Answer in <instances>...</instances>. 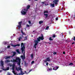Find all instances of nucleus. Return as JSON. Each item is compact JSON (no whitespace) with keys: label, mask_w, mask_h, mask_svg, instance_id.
Instances as JSON below:
<instances>
[{"label":"nucleus","mask_w":75,"mask_h":75,"mask_svg":"<svg viewBox=\"0 0 75 75\" xmlns=\"http://www.w3.org/2000/svg\"><path fill=\"white\" fill-rule=\"evenodd\" d=\"M41 36H39L38 38H37V40H34V42L35 43L34 47H35V49L36 48V46L38 45V43H39L40 41H41V40L42 41L44 39V35L43 34H41Z\"/></svg>","instance_id":"nucleus-1"},{"label":"nucleus","mask_w":75,"mask_h":75,"mask_svg":"<svg viewBox=\"0 0 75 75\" xmlns=\"http://www.w3.org/2000/svg\"><path fill=\"white\" fill-rule=\"evenodd\" d=\"M21 50L22 51V53L23 54V52H24V50H25V45L24 44V43L22 42L21 43Z\"/></svg>","instance_id":"nucleus-2"},{"label":"nucleus","mask_w":75,"mask_h":75,"mask_svg":"<svg viewBox=\"0 0 75 75\" xmlns=\"http://www.w3.org/2000/svg\"><path fill=\"white\" fill-rule=\"evenodd\" d=\"M18 29H20L21 28V24H22V21H21L19 22L18 23Z\"/></svg>","instance_id":"nucleus-3"},{"label":"nucleus","mask_w":75,"mask_h":75,"mask_svg":"<svg viewBox=\"0 0 75 75\" xmlns=\"http://www.w3.org/2000/svg\"><path fill=\"white\" fill-rule=\"evenodd\" d=\"M24 53L23 54V55H21V57L22 58V59H25V50H24Z\"/></svg>","instance_id":"nucleus-4"},{"label":"nucleus","mask_w":75,"mask_h":75,"mask_svg":"<svg viewBox=\"0 0 75 75\" xmlns=\"http://www.w3.org/2000/svg\"><path fill=\"white\" fill-rule=\"evenodd\" d=\"M21 13L22 15H25V14H26L27 12L24 11V10L22 9L21 12Z\"/></svg>","instance_id":"nucleus-5"},{"label":"nucleus","mask_w":75,"mask_h":75,"mask_svg":"<svg viewBox=\"0 0 75 75\" xmlns=\"http://www.w3.org/2000/svg\"><path fill=\"white\" fill-rule=\"evenodd\" d=\"M58 0H54L53 3L55 4V5H58Z\"/></svg>","instance_id":"nucleus-6"},{"label":"nucleus","mask_w":75,"mask_h":75,"mask_svg":"<svg viewBox=\"0 0 75 75\" xmlns=\"http://www.w3.org/2000/svg\"><path fill=\"white\" fill-rule=\"evenodd\" d=\"M19 59L20 57H18L16 58V59H13V62H18V61H18V59Z\"/></svg>","instance_id":"nucleus-7"},{"label":"nucleus","mask_w":75,"mask_h":75,"mask_svg":"<svg viewBox=\"0 0 75 75\" xmlns=\"http://www.w3.org/2000/svg\"><path fill=\"white\" fill-rule=\"evenodd\" d=\"M0 66H3L4 65V61L1 60L0 62Z\"/></svg>","instance_id":"nucleus-8"},{"label":"nucleus","mask_w":75,"mask_h":75,"mask_svg":"<svg viewBox=\"0 0 75 75\" xmlns=\"http://www.w3.org/2000/svg\"><path fill=\"white\" fill-rule=\"evenodd\" d=\"M17 59L19 62H18V65H20L21 64V59L19 58V59Z\"/></svg>","instance_id":"nucleus-9"},{"label":"nucleus","mask_w":75,"mask_h":75,"mask_svg":"<svg viewBox=\"0 0 75 75\" xmlns=\"http://www.w3.org/2000/svg\"><path fill=\"white\" fill-rule=\"evenodd\" d=\"M13 55L11 56V58H13L14 56H15V55H16V52H13Z\"/></svg>","instance_id":"nucleus-10"},{"label":"nucleus","mask_w":75,"mask_h":75,"mask_svg":"<svg viewBox=\"0 0 75 75\" xmlns=\"http://www.w3.org/2000/svg\"><path fill=\"white\" fill-rule=\"evenodd\" d=\"M59 67H57V66H56V68H53V70H55V71H56V70H57V69H58Z\"/></svg>","instance_id":"nucleus-11"},{"label":"nucleus","mask_w":75,"mask_h":75,"mask_svg":"<svg viewBox=\"0 0 75 75\" xmlns=\"http://www.w3.org/2000/svg\"><path fill=\"white\" fill-rule=\"evenodd\" d=\"M10 58H11V56H6L5 58V59H7Z\"/></svg>","instance_id":"nucleus-12"},{"label":"nucleus","mask_w":75,"mask_h":75,"mask_svg":"<svg viewBox=\"0 0 75 75\" xmlns=\"http://www.w3.org/2000/svg\"><path fill=\"white\" fill-rule=\"evenodd\" d=\"M30 5H28L27 6V7H26L27 9L28 10V9H30Z\"/></svg>","instance_id":"nucleus-13"},{"label":"nucleus","mask_w":75,"mask_h":75,"mask_svg":"<svg viewBox=\"0 0 75 75\" xmlns=\"http://www.w3.org/2000/svg\"><path fill=\"white\" fill-rule=\"evenodd\" d=\"M16 70H17V71H18V70H21L22 69L21 68V67H18V69H17V68H16Z\"/></svg>","instance_id":"nucleus-14"},{"label":"nucleus","mask_w":75,"mask_h":75,"mask_svg":"<svg viewBox=\"0 0 75 75\" xmlns=\"http://www.w3.org/2000/svg\"><path fill=\"white\" fill-rule=\"evenodd\" d=\"M46 60L47 61H51V59H50V57H47L46 59Z\"/></svg>","instance_id":"nucleus-15"},{"label":"nucleus","mask_w":75,"mask_h":75,"mask_svg":"<svg viewBox=\"0 0 75 75\" xmlns=\"http://www.w3.org/2000/svg\"><path fill=\"white\" fill-rule=\"evenodd\" d=\"M16 52L18 54H20V51H19V49L16 50Z\"/></svg>","instance_id":"nucleus-16"},{"label":"nucleus","mask_w":75,"mask_h":75,"mask_svg":"<svg viewBox=\"0 0 75 75\" xmlns=\"http://www.w3.org/2000/svg\"><path fill=\"white\" fill-rule=\"evenodd\" d=\"M51 6L53 7H55V4H52L51 5Z\"/></svg>","instance_id":"nucleus-17"},{"label":"nucleus","mask_w":75,"mask_h":75,"mask_svg":"<svg viewBox=\"0 0 75 75\" xmlns=\"http://www.w3.org/2000/svg\"><path fill=\"white\" fill-rule=\"evenodd\" d=\"M43 23V21H39V24H41Z\"/></svg>","instance_id":"nucleus-18"},{"label":"nucleus","mask_w":75,"mask_h":75,"mask_svg":"<svg viewBox=\"0 0 75 75\" xmlns=\"http://www.w3.org/2000/svg\"><path fill=\"white\" fill-rule=\"evenodd\" d=\"M44 16H46L45 17V18H47V17H48V14H44Z\"/></svg>","instance_id":"nucleus-19"},{"label":"nucleus","mask_w":75,"mask_h":75,"mask_svg":"<svg viewBox=\"0 0 75 75\" xmlns=\"http://www.w3.org/2000/svg\"><path fill=\"white\" fill-rule=\"evenodd\" d=\"M6 71H8V70H9L10 69V67H8L7 68L5 69Z\"/></svg>","instance_id":"nucleus-20"},{"label":"nucleus","mask_w":75,"mask_h":75,"mask_svg":"<svg viewBox=\"0 0 75 75\" xmlns=\"http://www.w3.org/2000/svg\"><path fill=\"white\" fill-rule=\"evenodd\" d=\"M48 13V11H44V13L45 14V13Z\"/></svg>","instance_id":"nucleus-21"},{"label":"nucleus","mask_w":75,"mask_h":75,"mask_svg":"<svg viewBox=\"0 0 75 75\" xmlns=\"http://www.w3.org/2000/svg\"><path fill=\"white\" fill-rule=\"evenodd\" d=\"M74 65V64H73L72 63H70L69 64V65H70V66H72V65Z\"/></svg>","instance_id":"nucleus-22"},{"label":"nucleus","mask_w":75,"mask_h":75,"mask_svg":"<svg viewBox=\"0 0 75 75\" xmlns=\"http://www.w3.org/2000/svg\"><path fill=\"white\" fill-rule=\"evenodd\" d=\"M21 33L23 34V35H25V34L24 33V32L23 31V30H21Z\"/></svg>","instance_id":"nucleus-23"},{"label":"nucleus","mask_w":75,"mask_h":75,"mask_svg":"<svg viewBox=\"0 0 75 75\" xmlns=\"http://www.w3.org/2000/svg\"><path fill=\"white\" fill-rule=\"evenodd\" d=\"M49 40H50V41H52V40H53V39H52L51 37H50L49 38Z\"/></svg>","instance_id":"nucleus-24"},{"label":"nucleus","mask_w":75,"mask_h":75,"mask_svg":"<svg viewBox=\"0 0 75 75\" xmlns=\"http://www.w3.org/2000/svg\"><path fill=\"white\" fill-rule=\"evenodd\" d=\"M49 28V26H47L46 28V30H48Z\"/></svg>","instance_id":"nucleus-25"},{"label":"nucleus","mask_w":75,"mask_h":75,"mask_svg":"<svg viewBox=\"0 0 75 75\" xmlns=\"http://www.w3.org/2000/svg\"><path fill=\"white\" fill-rule=\"evenodd\" d=\"M12 72H13V73L15 75H16V73H15V71H14V70Z\"/></svg>","instance_id":"nucleus-26"},{"label":"nucleus","mask_w":75,"mask_h":75,"mask_svg":"<svg viewBox=\"0 0 75 75\" xmlns=\"http://www.w3.org/2000/svg\"><path fill=\"white\" fill-rule=\"evenodd\" d=\"M56 36H55V34H53V36L52 37H53V38H55V37Z\"/></svg>","instance_id":"nucleus-27"},{"label":"nucleus","mask_w":75,"mask_h":75,"mask_svg":"<svg viewBox=\"0 0 75 75\" xmlns=\"http://www.w3.org/2000/svg\"><path fill=\"white\" fill-rule=\"evenodd\" d=\"M11 45L12 46V47H17L16 45H13V44H12Z\"/></svg>","instance_id":"nucleus-28"},{"label":"nucleus","mask_w":75,"mask_h":75,"mask_svg":"<svg viewBox=\"0 0 75 75\" xmlns=\"http://www.w3.org/2000/svg\"><path fill=\"white\" fill-rule=\"evenodd\" d=\"M53 54L54 55H55L56 54H57V52H54L53 53Z\"/></svg>","instance_id":"nucleus-29"},{"label":"nucleus","mask_w":75,"mask_h":75,"mask_svg":"<svg viewBox=\"0 0 75 75\" xmlns=\"http://www.w3.org/2000/svg\"><path fill=\"white\" fill-rule=\"evenodd\" d=\"M24 11H28V10L27 9H23Z\"/></svg>","instance_id":"nucleus-30"},{"label":"nucleus","mask_w":75,"mask_h":75,"mask_svg":"<svg viewBox=\"0 0 75 75\" xmlns=\"http://www.w3.org/2000/svg\"><path fill=\"white\" fill-rule=\"evenodd\" d=\"M16 46H18V47H20V44H18L16 45Z\"/></svg>","instance_id":"nucleus-31"},{"label":"nucleus","mask_w":75,"mask_h":75,"mask_svg":"<svg viewBox=\"0 0 75 75\" xmlns=\"http://www.w3.org/2000/svg\"><path fill=\"white\" fill-rule=\"evenodd\" d=\"M24 38V40H27V37H25Z\"/></svg>","instance_id":"nucleus-32"},{"label":"nucleus","mask_w":75,"mask_h":75,"mask_svg":"<svg viewBox=\"0 0 75 75\" xmlns=\"http://www.w3.org/2000/svg\"><path fill=\"white\" fill-rule=\"evenodd\" d=\"M14 67H15V65L14 64H13L12 65V67L14 68Z\"/></svg>","instance_id":"nucleus-33"},{"label":"nucleus","mask_w":75,"mask_h":75,"mask_svg":"<svg viewBox=\"0 0 75 75\" xmlns=\"http://www.w3.org/2000/svg\"><path fill=\"white\" fill-rule=\"evenodd\" d=\"M30 27V25L28 24L26 25V27Z\"/></svg>","instance_id":"nucleus-34"},{"label":"nucleus","mask_w":75,"mask_h":75,"mask_svg":"<svg viewBox=\"0 0 75 75\" xmlns=\"http://www.w3.org/2000/svg\"><path fill=\"white\" fill-rule=\"evenodd\" d=\"M31 57H32V58H33V54H31Z\"/></svg>","instance_id":"nucleus-35"},{"label":"nucleus","mask_w":75,"mask_h":75,"mask_svg":"<svg viewBox=\"0 0 75 75\" xmlns=\"http://www.w3.org/2000/svg\"><path fill=\"white\" fill-rule=\"evenodd\" d=\"M33 63H34V61H32V62H31V64H33Z\"/></svg>","instance_id":"nucleus-36"},{"label":"nucleus","mask_w":75,"mask_h":75,"mask_svg":"<svg viewBox=\"0 0 75 75\" xmlns=\"http://www.w3.org/2000/svg\"><path fill=\"white\" fill-rule=\"evenodd\" d=\"M32 71V69H31V70H30L29 72L28 73H26V74H28V73H29V72H30V71Z\"/></svg>","instance_id":"nucleus-37"},{"label":"nucleus","mask_w":75,"mask_h":75,"mask_svg":"<svg viewBox=\"0 0 75 75\" xmlns=\"http://www.w3.org/2000/svg\"><path fill=\"white\" fill-rule=\"evenodd\" d=\"M6 62H10V60H7L6 61Z\"/></svg>","instance_id":"nucleus-38"},{"label":"nucleus","mask_w":75,"mask_h":75,"mask_svg":"<svg viewBox=\"0 0 75 75\" xmlns=\"http://www.w3.org/2000/svg\"><path fill=\"white\" fill-rule=\"evenodd\" d=\"M7 48H10V46L8 45V46H7Z\"/></svg>","instance_id":"nucleus-39"},{"label":"nucleus","mask_w":75,"mask_h":75,"mask_svg":"<svg viewBox=\"0 0 75 75\" xmlns=\"http://www.w3.org/2000/svg\"><path fill=\"white\" fill-rule=\"evenodd\" d=\"M58 20V18L57 17L56 18V20L57 21Z\"/></svg>","instance_id":"nucleus-40"},{"label":"nucleus","mask_w":75,"mask_h":75,"mask_svg":"<svg viewBox=\"0 0 75 75\" xmlns=\"http://www.w3.org/2000/svg\"><path fill=\"white\" fill-rule=\"evenodd\" d=\"M49 71H51L52 70V68H50L49 69Z\"/></svg>","instance_id":"nucleus-41"},{"label":"nucleus","mask_w":75,"mask_h":75,"mask_svg":"<svg viewBox=\"0 0 75 75\" xmlns=\"http://www.w3.org/2000/svg\"><path fill=\"white\" fill-rule=\"evenodd\" d=\"M46 65L47 66H48V62L47 63Z\"/></svg>","instance_id":"nucleus-42"},{"label":"nucleus","mask_w":75,"mask_h":75,"mask_svg":"<svg viewBox=\"0 0 75 75\" xmlns=\"http://www.w3.org/2000/svg\"><path fill=\"white\" fill-rule=\"evenodd\" d=\"M63 54H65V52H63Z\"/></svg>","instance_id":"nucleus-43"},{"label":"nucleus","mask_w":75,"mask_h":75,"mask_svg":"<svg viewBox=\"0 0 75 75\" xmlns=\"http://www.w3.org/2000/svg\"><path fill=\"white\" fill-rule=\"evenodd\" d=\"M2 69L3 70V71H6V69H3V68H2Z\"/></svg>","instance_id":"nucleus-44"},{"label":"nucleus","mask_w":75,"mask_h":75,"mask_svg":"<svg viewBox=\"0 0 75 75\" xmlns=\"http://www.w3.org/2000/svg\"><path fill=\"white\" fill-rule=\"evenodd\" d=\"M44 62H47V59L45 60L44 61Z\"/></svg>","instance_id":"nucleus-45"},{"label":"nucleus","mask_w":75,"mask_h":75,"mask_svg":"<svg viewBox=\"0 0 75 75\" xmlns=\"http://www.w3.org/2000/svg\"><path fill=\"white\" fill-rule=\"evenodd\" d=\"M28 22H29V24H31V21H29Z\"/></svg>","instance_id":"nucleus-46"},{"label":"nucleus","mask_w":75,"mask_h":75,"mask_svg":"<svg viewBox=\"0 0 75 75\" xmlns=\"http://www.w3.org/2000/svg\"><path fill=\"white\" fill-rule=\"evenodd\" d=\"M12 70H14V67H12Z\"/></svg>","instance_id":"nucleus-47"},{"label":"nucleus","mask_w":75,"mask_h":75,"mask_svg":"<svg viewBox=\"0 0 75 75\" xmlns=\"http://www.w3.org/2000/svg\"><path fill=\"white\" fill-rule=\"evenodd\" d=\"M2 52H3V51H2L1 52H0V54H1Z\"/></svg>","instance_id":"nucleus-48"},{"label":"nucleus","mask_w":75,"mask_h":75,"mask_svg":"<svg viewBox=\"0 0 75 75\" xmlns=\"http://www.w3.org/2000/svg\"><path fill=\"white\" fill-rule=\"evenodd\" d=\"M75 41V37H74V38L73 39Z\"/></svg>","instance_id":"nucleus-49"},{"label":"nucleus","mask_w":75,"mask_h":75,"mask_svg":"<svg viewBox=\"0 0 75 75\" xmlns=\"http://www.w3.org/2000/svg\"><path fill=\"white\" fill-rule=\"evenodd\" d=\"M7 42H5V45H6V44H7Z\"/></svg>","instance_id":"nucleus-50"},{"label":"nucleus","mask_w":75,"mask_h":75,"mask_svg":"<svg viewBox=\"0 0 75 75\" xmlns=\"http://www.w3.org/2000/svg\"><path fill=\"white\" fill-rule=\"evenodd\" d=\"M42 3L43 4H44L45 3V2H42Z\"/></svg>","instance_id":"nucleus-51"},{"label":"nucleus","mask_w":75,"mask_h":75,"mask_svg":"<svg viewBox=\"0 0 75 75\" xmlns=\"http://www.w3.org/2000/svg\"><path fill=\"white\" fill-rule=\"evenodd\" d=\"M2 71H3V70H0V72H2Z\"/></svg>","instance_id":"nucleus-52"},{"label":"nucleus","mask_w":75,"mask_h":75,"mask_svg":"<svg viewBox=\"0 0 75 75\" xmlns=\"http://www.w3.org/2000/svg\"><path fill=\"white\" fill-rule=\"evenodd\" d=\"M1 67H2L3 68H4V65H3V66H1Z\"/></svg>","instance_id":"nucleus-53"},{"label":"nucleus","mask_w":75,"mask_h":75,"mask_svg":"<svg viewBox=\"0 0 75 75\" xmlns=\"http://www.w3.org/2000/svg\"><path fill=\"white\" fill-rule=\"evenodd\" d=\"M21 38H22L21 37L19 38V39H21Z\"/></svg>","instance_id":"nucleus-54"},{"label":"nucleus","mask_w":75,"mask_h":75,"mask_svg":"<svg viewBox=\"0 0 75 75\" xmlns=\"http://www.w3.org/2000/svg\"><path fill=\"white\" fill-rule=\"evenodd\" d=\"M18 40L19 41H20V38L18 39Z\"/></svg>","instance_id":"nucleus-55"},{"label":"nucleus","mask_w":75,"mask_h":75,"mask_svg":"<svg viewBox=\"0 0 75 75\" xmlns=\"http://www.w3.org/2000/svg\"><path fill=\"white\" fill-rule=\"evenodd\" d=\"M25 74H26V73H27V72L26 71H25Z\"/></svg>","instance_id":"nucleus-56"},{"label":"nucleus","mask_w":75,"mask_h":75,"mask_svg":"<svg viewBox=\"0 0 75 75\" xmlns=\"http://www.w3.org/2000/svg\"><path fill=\"white\" fill-rule=\"evenodd\" d=\"M74 44V42H73L72 43V44Z\"/></svg>","instance_id":"nucleus-57"},{"label":"nucleus","mask_w":75,"mask_h":75,"mask_svg":"<svg viewBox=\"0 0 75 75\" xmlns=\"http://www.w3.org/2000/svg\"><path fill=\"white\" fill-rule=\"evenodd\" d=\"M33 33H34V32H35V30H33Z\"/></svg>","instance_id":"nucleus-58"},{"label":"nucleus","mask_w":75,"mask_h":75,"mask_svg":"<svg viewBox=\"0 0 75 75\" xmlns=\"http://www.w3.org/2000/svg\"><path fill=\"white\" fill-rule=\"evenodd\" d=\"M13 60H11V62H13Z\"/></svg>","instance_id":"nucleus-59"},{"label":"nucleus","mask_w":75,"mask_h":75,"mask_svg":"<svg viewBox=\"0 0 75 75\" xmlns=\"http://www.w3.org/2000/svg\"><path fill=\"white\" fill-rule=\"evenodd\" d=\"M62 35H63V33H62Z\"/></svg>","instance_id":"nucleus-60"},{"label":"nucleus","mask_w":75,"mask_h":75,"mask_svg":"<svg viewBox=\"0 0 75 75\" xmlns=\"http://www.w3.org/2000/svg\"><path fill=\"white\" fill-rule=\"evenodd\" d=\"M29 1H31V0H28Z\"/></svg>","instance_id":"nucleus-61"},{"label":"nucleus","mask_w":75,"mask_h":75,"mask_svg":"<svg viewBox=\"0 0 75 75\" xmlns=\"http://www.w3.org/2000/svg\"><path fill=\"white\" fill-rule=\"evenodd\" d=\"M36 1H38V0H35Z\"/></svg>","instance_id":"nucleus-62"},{"label":"nucleus","mask_w":75,"mask_h":75,"mask_svg":"<svg viewBox=\"0 0 75 75\" xmlns=\"http://www.w3.org/2000/svg\"><path fill=\"white\" fill-rule=\"evenodd\" d=\"M10 66H11H11H12V65H11Z\"/></svg>","instance_id":"nucleus-63"},{"label":"nucleus","mask_w":75,"mask_h":75,"mask_svg":"<svg viewBox=\"0 0 75 75\" xmlns=\"http://www.w3.org/2000/svg\"><path fill=\"white\" fill-rule=\"evenodd\" d=\"M9 75H10V74H9Z\"/></svg>","instance_id":"nucleus-64"}]
</instances>
